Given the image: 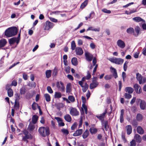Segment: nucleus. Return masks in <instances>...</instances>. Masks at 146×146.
Returning a JSON list of instances; mask_svg holds the SVG:
<instances>
[{"label": "nucleus", "mask_w": 146, "mask_h": 146, "mask_svg": "<svg viewBox=\"0 0 146 146\" xmlns=\"http://www.w3.org/2000/svg\"><path fill=\"white\" fill-rule=\"evenodd\" d=\"M17 29L16 27L9 28L6 30L5 32V35L8 37L13 36L17 34Z\"/></svg>", "instance_id": "1"}, {"label": "nucleus", "mask_w": 146, "mask_h": 146, "mask_svg": "<svg viewBox=\"0 0 146 146\" xmlns=\"http://www.w3.org/2000/svg\"><path fill=\"white\" fill-rule=\"evenodd\" d=\"M38 132L43 137H45L50 134L49 129L48 127H40L38 129Z\"/></svg>", "instance_id": "2"}, {"label": "nucleus", "mask_w": 146, "mask_h": 146, "mask_svg": "<svg viewBox=\"0 0 146 146\" xmlns=\"http://www.w3.org/2000/svg\"><path fill=\"white\" fill-rule=\"evenodd\" d=\"M110 61L112 63L118 65H121L124 62V60L123 59L116 58H111L110 60Z\"/></svg>", "instance_id": "3"}, {"label": "nucleus", "mask_w": 146, "mask_h": 146, "mask_svg": "<svg viewBox=\"0 0 146 146\" xmlns=\"http://www.w3.org/2000/svg\"><path fill=\"white\" fill-rule=\"evenodd\" d=\"M138 103H139L140 107L141 109L144 110L146 108V102L144 100L138 99H137Z\"/></svg>", "instance_id": "4"}, {"label": "nucleus", "mask_w": 146, "mask_h": 146, "mask_svg": "<svg viewBox=\"0 0 146 146\" xmlns=\"http://www.w3.org/2000/svg\"><path fill=\"white\" fill-rule=\"evenodd\" d=\"M56 87L60 91L64 92L65 91V88L63 83L62 82H57L56 84Z\"/></svg>", "instance_id": "5"}, {"label": "nucleus", "mask_w": 146, "mask_h": 146, "mask_svg": "<svg viewBox=\"0 0 146 146\" xmlns=\"http://www.w3.org/2000/svg\"><path fill=\"white\" fill-rule=\"evenodd\" d=\"M96 80V78H94L92 81V82L91 83L90 85V88L91 89L94 88H96L98 85V83L97 81H95Z\"/></svg>", "instance_id": "6"}, {"label": "nucleus", "mask_w": 146, "mask_h": 146, "mask_svg": "<svg viewBox=\"0 0 146 146\" xmlns=\"http://www.w3.org/2000/svg\"><path fill=\"white\" fill-rule=\"evenodd\" d=\"M54 26L53 23L49 21H47L45 23L44 29L49 30L52 28Z\"/></svg>", "instance_id": "7"}, {"label": "nucleus", "mask_w": 146, "mask_h": 146, "mask_svg": "<svg viewBox=\"0 0 146 146\" xmlns=\"http://www.w3.org/2000/svg\"><path fill=\"white\" fill-rule=\"evenodd\" d=\"M70 113L72 116H77L79 115V112L75 108H72L70 110Z\"/></svg>", "instance_id": "8"}, {"label": "nucleus", "mask_w": 146, "mask_h": 146, "mask_svg": "<svg viewBox=\"0 0 146 146\" xmlns=\"http://www.w3.org/2000/svg\"><path fill=\"white\" fill-rule=\"evenodd\" d=\"M117 44L118 46L121 48H123L125 46L124 42L120 39L117 41Z\"/></svg>", "instance_id": "9"}, {"label": "nucleus", "mask_w": 146, "mask_h": 146, "mask_svg": "<svg viewBox=\"0 0 146 146\" xmlns=\"http://www.w3.org/2000/svg\"><path fill=\"white\" fill-rule=\"evenodd\" d=\"M85 56L86 60L89 62L91 61L93 58V55L88 52H85Z\"/></svg>", "instance_id": "10"}, {"label": "nucleus", "mask_w": 146, "mask_h": 146, "mask_svg": "<svg viewBox=\"0 0 146 146\" xmlns=\"http://www.w3.org/2000/svg\"><path fill=\"white\" fill-rule=\"evenodd\" d=\"M110 69L111 72L112 73L113 76L115 78H117L118 77V75L116 70L112 67L110 68Z\"/></svg>", "instance_id": "11"}, {"label": "nucleus", "mask_w": 146, "mask_h": 146, "mask_svg": "<svg viewBox=\"0 0 146 146\" xmlns=\"http://www.w3.org/2000/svg\"><path fill=\"white\" fill-rule=\"evenodd\" d=\"M33 124L30 122L27 128V130L30 132L33 131L35 128V126Z\"/></svg>", "instance_id": "12"}, {"label": "nucleus", "mask_w": 146, "mask_h": 146, "mask_svg": "<svg viewBox=\"0 0 146 146\" xmlns=\"http://www.w3.org/2000/svg\"><path fill=\"white\" fill-rule=\"evenodd\" d=\"M132 19L133 21L136 22H139L140 21L142 22L143 23L145 22V21L144 19L139 17H134Z\"/></svg>", "instance_id": "13"}, {"label": "nucleus", "mask_w": 146, "mask_h": 146, "mask_svg": "<svg viewBox=\"0 0 146 146\" xmlns=\"http://www.w3.org/2000/svg\"><path fill=\"white\" fill-rule=\"evenodd\" d=\"M107 113V110H106L105 112L97 116L96 117L98 118L100 120L103 121L104 119V117L105 114Z\"/></svg>", "instance_id": "14"}, {"label": "nucleus", "mask_w": 146, "mask_h": 146, "mask_svg": "<svg viewBox=\"0 0 146 146\" xmlns=\"http://www.w3.org/2000/svg\"><path fill=\"white\" fill-rule=\"evenodd\" d=\"M134 139L138 143H140L142 139L141 137L138 134H136L135 135Z\"/></svg>", "instance_id": "15"}, {"label": "nucleus", "mask_w": 146, "mask_h": 146, "mask_svg": "<svg viewBox=\"0 0 146 146\" xmlns=\"http://www.w3.org/2000/svg\"><path fill=\"white\" fill-rule=\"evenodd\" d=\"M125 90L126 92L128 93L129 94H131L133 93L134 90L131 87H127L125 88Z\"/></svg>", "instance_id": "16"}, {"label": "nucleus", "mask_w": 146, "mask_h": 146, "mask_svg": "<svg viewBox=\"0 0 146 146\" xmlns=\"http://www.w3.org/2000/svg\"><path fill=\"white\" fill-rule=\"evenodd\" d=\"M137 132L140 134H143L144 133V131L143 128L140 126L137 127Z\"/></svg>", "instance_id": "17"}, {"label": "nucleus", "mask_w": 146, "mask_h": 146, "mask_svg": "<svg viewBox=\"0 0 146 146\" xmlns=\"http://www.w3.org/2000/svg\"><path fill=\"white\" fill-rule=\"evenodd\" d=\"M126 128L127 129V133L128 135H130L132 132V128L131 125H128L126 126Z\"/></svg>", "instance_id": "18"}, {"label": "nucleus", "mask_w": 146, "mask_h": 146, "mask_svg": "<svg viewBox=\"0 0 146 146\" xmlns=\"http://www.w3.org/2000/svg\"><path fill=\"white\" fill-rule=\"evenodd\" d=\"M7 43V42L4 38H3L0 40V48L4 47Z\"/></svg>", "instance_id": "19"}, {"label": "nucleus", "mask_w": 146, "mask_h": 146, "mask_svg": "<svg viewBox=\"0 0 146 146\" xmlns=\"http://www.w3.org/2000/svg\"><path fill=\"white\" fill-rule=\"evenodd\" d=\"M76 51L77 54L81 55L83 53V50L81 48L77 47L76 48Z\"/></svg>", "instance_id": "20"}, {"label": "nucleus", "mask_w": 146, "mask_h": 146, "mask_svg": "<svg viewBox=\"0 0 146 146\" xmlns=\"http://www.w3.org/2000/svg\"><path fill=\"white\" fill-rule=\"evenodd\" d=\"M83 131L82 129H79L77 130L73 134L74 136H77L81 134Z\"/></svg>", "instance_id": "21"}, {"label": "nucleus", "mask_w": 146, "mask_h": 146, "mask_svg": "<svg viewBox=\"0 0 146 146\" xmlns=\"http://www.w3.org/2000/svg\"><path fill=\"white\" fill-rule=\"evenodd\" d=\"M137 121L138 122H141L143 119L142 115L140 113H138L137 114L136 117Z\"/></svg>", "instance_id": "22"}, {"label": "nucleus", "mask_w": 146, "mask_h": 146, "mask_svg": "<svg viewBox=\"0 0 146 146\" xmlns=\"http://www.w3.org/2000/svg\"><path fill=\"white\" fill-rule=\"evenodd\" d=\"M17 40L16 38L13 37L9 39V42L10 44H12L16 42L17 43Z\"/></svg>", "instance_id": "23"}, {"label": "nucleus", "mask_w": 146, "mask_h": 146, "mask_svg": "<svg viewBox=\"0 0 146 146\" xmlns=\"http://www.w3.org/2000/svg\"><path fill=\"white\" fill-rule=\"evenodd\" d=\"M65 119L68 122H70L72 120V118L68 114H67L64 116Z\"/></svg>", "instance_id": "24"}, {"label": "nucleus", "mask_w": 146, "mask_h": 146, "mask_svg": "<svg viewBox=\"0 0 146 146\" xmlns=\"http://www.w3.org/2000/svg\"><path fill=\"white\" fill-rule=\"evenodd\" d=\"M89 134V132L88 130L86 129L84 132L82 136L83 139L86 138L88 136Z\"/></svg>", "instance_id": "25"}, {"label": "nucleus", "mask_w": 146, "mask_h": 146, "mask_svg": "<svg viewBox=\"0 0 146 146\" xmlns=\"http://www.w3.org/2000/svg\"><path fill=\"white\" fill-rule=\"evenodd\" d=\"M124 110L123 109H122L121 111V114L120 115V121L121 123L123 122L124 119L123 118V115L124 113Z\"/></svg>", "instance_id": "26"}, {"label": "nucleus", "mask_w": 146, "mask_h": 146, "mask_svg": "<svg viewBox=\"0 0 146 146\" xmlns=\"http://www.w3.org/2000/svg\"><path fill=\"white\" fill-rule=\"evenodd\" d=\"M31 137V134H29V135H25L23 138V140L26 142V143H27L28 141L27 139L30 138Z\"/></svg>", "instance_id": "27"}, {"label": "nucleus", "mask_w": 146, "mask_h": 146, "mask_svg": "<svg viewBox=\"0 0 146 146\" xmlns=\"http://www.w3.org/2000/svg\"><path fill=\"white\" fill-rule=\"evenodd\" d=\"M26 87L25 86H23L20 89V93L21 94H24L26 93Z\"/></svg>", "instance_id": "28"}, {"label": "nucleus", "mask_w": 146, "mask_h": 146, "mask_svg": "<svg viewBox=\"0 0 146 146\" xmlns=\"http://www.w3.org/2000/svg\"><path fill=\"white\" fill-rule=\"evenodd\" d=\"M136 78L137 80L139 81V83L140 84H141V79H142V76L139 73H137L136 74Z\"/></svg>", "instance_id": "29"}, {"label": "nucleus", "mask_w": 146, "mask_h": 146, "mask_svg": "<svg viewBox=\"0 0 146 146\" xmlns=\"http://www.w3.org/2000/svg\"><path fill=\"white\" fill-rule=\"evenodd\" d=\"M7 94L9 97H11L13 95V90L11 88H9L7 90Z\"/></svg>", "instance_id": "30"}, {"label": "nucleus", "mask_w": 146, "mask_h": 146, "mask_svg": "<svg viewBox=\"0 0 146 146\" xmlns=\"http://www.w3.org/2000/svg\"><path fill=\"white\" fill-rule=\"evenodd\" d=\"M38 117L37 115H34L32 118V121L33 124H35L36 123L38 119Z\"/></svg>", "instance_id": "31"}, {"label": "nucleus", "mask_w": 146, "mask_h": 146, "mask_svg": "<svg viewBox=\"0 0 146 146\" xmlns=\"http://www.w3.org/2000/svg\"><path fill=\"white\" fill-rule=\"evenodd\" d=\"M135 30L137 33V34H133V35L135 36H137L140 33V28L138 26H137L135 28Z\"/></svg>", "instance_id": "32"}, {"label": "nucleus", "mask_w": 146, "mask_h": 146, "mask_svg": "<svg viewBox=\"0 0 146 146\" xmlns=\"http://www.w3.org/2000/svg\"><path fill=\"white\" fill-rule=\"evenodd\" d=\"M72 64L76 66L78 64L77 59L76 58H73L71 60Z\"/></svg>", "instance_id": "33"}, {"label": "nucleus", "mask_w": 146, "mask_h": 146, "mask_svg": "<svg viewBox=\"0 0 146 146\" xmlns=\"http://www.w3.org/2000/svg\"><path fill=\"white\" fill-rule=\"evenodd\" d=\"M51 71L50 70H47L45 72L46 77L48 78L51 76Z\"/></svg>", "instance_id": "34"}, {"label": "nucleus", "mask_w": 146, "mask_h": 146, "mask_svg": "<svg viewBox=\"0 0 146 146\" xmlns=\"http://www.w3.org/2000/svg\"><path fill=\"white\" fill-rule=\"evenodd\" d=\"M90 133L93 134L95 133L97 131V129L94 127H91L90 129Z\"/></svg>", "instance_id": "35"}, {"label": "nucleus", "mask_w": 146, "mask_h": 146, "mask_svg": "<svg viewBox=\"0 0 146 146\" xmlns=\"http://www.w3.org/2000/svg\"><path fill=\"white\" fill-rule=\"evenodd\" d=\"M71 91L70 84H68L66 86V92L67 93H70Z\"/></svg>", "instance_id": "36"}, {"label": "nucleus", "mask_w": 146, "mask_h": 146, "mask_svg": "<svg viewBox=\"0 0 146 146\" xmlns=\"http://www.w3.org/2000/svg\"><path fill=\"white\" fill-rule=\"evenodd\" d=\"M134 30L133 28L130 27L127 29L126 30L127 32L129 34L134 33Z\"/></svg>", "instance_id": "37"}, {"label": "nucleus", "mask_w": 146, "mask_h": 146, "mask_svg": "<svg viewBox=\"0 0 146 146\" xmlns=\"http://www.w3.org/2000/svg\"><path fill=\"white\" fill-rule=\"evenodd\" d=\"M62 96V94L60 92H55L54 95V98H60Z\"/></svg>", "instance_id": "38"}, {"label": "nucleus", "mask_w": 146, "mask_h": 146, "mask_svg": "<svg viewBox=\"0 0 146 146\" xmlns=\"http://www.w3.org/2000/svg\"><path fill=\"white\" fill-rule=\"evenodd\" d=\"M46 101L48 102H49L50 100V98L49 95L48 94H46L44 95Z\"/></svg>", "instance_id": "39"}, {"label": "nucleus", "mask_w": 146, "mask_h": 146, "mask_svg": "<svg viewBox=\"0 0 146 146\" xmlns=\"http://www.w3.org/2000/svg\"><path fill=\"white\" fill-rule=\"evenodd\" d=\"M82 88V91L83 92H86L88 89V85L86 83L85 84L84 86Z\"/></svg>", "instance_id": "40"}, {"label": "nucleus", "mask_w": 146, "mask_h": 146, "mask_svg": "<svg viewBox=\"0 0 146 146\" xmlns=\"http://www.w3.org/2000/svg\"><path fill=\"white\" fill-rule=\"evenodd\" d=\"M88 1L87 0H86L83 3H82L81 6L80 8L81 9H83L88 4Z\"/></svg>", "instance_id": "41"}, {"label": "nucleus", "mask_w": 146, "mask_h": 146, "mask_svg": "<svg viewBox=\"0 0 146 146\" xmlns=\"http://www.w3.org/2000/svg\"><path fill=\"white\" fill-rule=\"evenodd\" d=\"M76 45L75 41L73 40L72 41L71 44V47L72 50H74L75 49Z\"/></svg>", "instance_id": "42"}, {"label": "nucleus", "mask_w": 146, "mask_h": 146, "mask_svg": "<svg viewBox=\"0 0 146 146\" xmlns=\"http://www.w3.org/2000/svg\"><path fill=\"white\" fill-rule=\"evenodd\" d=\"M124 96L125 98L127 99H130L132 97L131 95L128 93H125L124 94Z\"/></svg>", "instance_id": "43"}, {"label": "nucleus", "mask_w": 146, "mask_h": 146, "mask_svg": "<svg viewBox=\"0 0 146 146\" xmlns=\"http://www.w3.org/2000/svg\"><path fill=\"white\" fill-rule=\"evenodd\" d=\"M133 87L135 89V91L136 92H138V90L139 87H140V86L138 85V84H136L134 85Z\"/></svg>", "instance_id": "44"}, {"label": "nucleus", "mask_w": 146, "mask_h": 146, "mask_svg": "<svg viewBox=\"0 0 146 146\" xmlns=\"http://www.w3.org/2000/svg\"><path fill=\"white\" fill-rule=\"evenodd\" d=\"M38 106V104L34 102L32 105V109L34 110H35L36 109V107H37L38 108V106Z\"/></svg>", "instance_id": "45"}, {"label": "nucleus", "mask_w": 146, "mask_h": 146, "mask_svg": "<svg viewBox=\"0 0 146 146\" xmlns=\"http://www.w3.org/2000/svg\"><path fill=\"white\" fill-rule=\"evenodd\" d=\"M131 124L135 127H136L138 125V123L135 120H133L131 122Z\"/></svg>", "instance_id": "46"}, {"label": "nucleus", "mask_w": 146, "mask_h": 146, "mask_svg": "<svg viewBox=\"0 0 146 146\" xmlns=\"http://www.w3.org/2000/svg\"><path fill=\"white\" fill-rule=\"evenodd\" d=\"M19 105L18 101H15L14 105V107L16 110L18 109L19 108Z\"/></svg>", "instance_id": "47"}, {"label": "nucleus", "mask_w": 146, "mask_h": 146, "mask_svg": "<svg viewBox=\"0 0 146 146\" xmlns=\"http://www.w3.org/2000/svg\"><path fill=\"white\" fill-rule=\"evenodd\" d=\"M15 101H18L20 99L19 94L18 93H16L15 94Z\"/></svg>", "instance_id": "48"}, {"label": "nucleus", "mask_w": 146, "mask_h": 146, "mask_svg": "<svg viewBox=\"0 0 146 146\" xmlns=\"http://www.w3.org/2000/svg\"><path fill=\"white\" fill-rule=\"evenodd\" d=\"M128 63V62L126 61L124 64L123 65V69L125 71H126L127 70V64Z\"/></svg>", "instance_id": "49"}, {"label": "nucleus", "mask_w": 146, "mask_h": 146, "mask_svg": "<svg viewBox=\"0 0 146 146\" xmlns=\"http://www.w3.org/2000/svg\"><path fill=\"white\" fill-rule=\"evenodd\" d=\"M68 100L72 102H74L75 101V98L74 97L72 96H70L68 97Z\"/></svg>", "instance_id": "50"}, {"label": "nucleus", "mask_w": 146, "mask_h": 146, "mask_svg": "<svg viewBox=\"0 0 146 146\" xmlns=\"http://www.w3.org/2000/svg\"><path fill=\"white\" fill-rule=\"evenodd\" d=\"M82 107L85 110L86 114H87V108L85 104H82Z\"/></svg>", "instance_id": "51"}, {"label": "nucleus", "mask_w": 146, "mask_h": 146, "mask_svg": "<svg viewBox=\"0 0 146 146\" xmlns=\"http://www.w3.org/2000/svg\"><path fill=\"white\" fill-rule=\"evenodd\" d=\"M112 78V76L111 75H106L104 77V78L106 80H108L111 79Z\"/></svg>", "instance_id": "52"}, {"label": "nucleus", "mask_w": 146, "mask_h": 146, "mask_svg": "<svg viewBox=\"0 0 146 146\" xmlns=\"http://www.w3.org/2000/svg\"><path fill=\"white\" fill-rule=\"evenodd\" d=\"M87 75L86 77V79L87 80H89L91 78V75L89 71H88L87 72Z\"/></svg>", "instance_id": "53"}, {"label": "nucleus", "mask_w": 146, "mask_h": 146, "mask_svg": "<svg viewBox=\"0 0 146 146\" xmlns=\"http://www.w3.org/2000/svg\"><path fill=\"white\" fill-rule=\"evenodd\" d=\"M47 90L48 91L50 94L52 93L53 91L50 87L48 86L47 87Z\"/></svg>", "instance_id": "54"}, {"label": "nucleus", "mask_w": 146, "mask_h": 146, "mask_svg": "<svg viewBox=\"0 0 146 146\" xmlns=\"http://www.w3.org/2000/svg\"><path fill=\"white\" fill-rule=\"evenodd\" d=\"M102 11L103 12L106 13L110 14L111 13V11L110 10H108L106 9H104L102 10Z\"/></svg>", "instance_id": "55"}, {"label": "nucleus", "mask_w": 146, "mask_h": 146, "mask_svg": "<svg viewBox=\"0 0 146 146\" xmlns=\"http://www.w3.org/2000/svg\"><path fill=\"white\" fill-rule=\"evenodd\" d=\"M136 145L135 141L134 140H132L130 142V144L129 146H135Z\"/></svg>", "instance_id": "56"}, {"label": "nucleus", "mask_w": 146, "mask_h": 146, "mask_svg": "<svg viewBox=\"0 0 146 146\" xmlns=\"http://www.w3.org/2000/svg\"><path fill=\"white\" fill-rule=\"evenodd\" d=\"M104 126L105 129L106 130H107L108 127V123L107 121H105L104 123Z\"/></svg>", "instance_id": "57"}, {"label": "nucleus", "mask_w": 146, "mask_h": 146, "mask_svg": "<svg viewBox=\"0 0 146 146\" xmlns=\"http://www.w3.org/2000/svg\"><path fill=\"white\" fill-rule=\"evenodd\" d=\"M61 131L62 133L66 135L68 134L69 133L68 130L67 129H62Z\"/></svg>", "instance_id": "58"}, {"label": "nucleus", "mask_w": 146, "mask_h": 146, "mask_svg": "<svg viewBox=\"0 0 146 146\" xmlns=\"http://www.w3.org/2000/svg\"><path fill=\"white\" fill-rule=\"evenodd\" d=\"M54 118L57 121L58 123L61 121H62V119L60 117H55Z\"/></svg>", "instance_id": "59"}, {"label": "nucleus", "mask_w": 146, "mask_h": 146, "mask_svg": "<svg viewBox=\"0 0 146 146\" xmlns=\"http://www.w3.org/2000/svg\"><path fill=\"white\" fill-rule=\"evenodd\" d=\"M122 77L123 82L125 81V79L126 78V74L124 72H123L122 73Z\"/></svg>", "instance_id": "60"}, {"label": "nucleus", "mask_w": 146, "mask_h": 146, "mask_svg": "<svg viewBox=\"0 0 146 146\" xmlns=\"http://www.w3.org/2000/svg\"><path fill=\"white\" fill-rule=\"evenodd\" d=\"M90 47L92 49H94L95 48L96 46L94 43H91L90 44Z\"/></svg>", "instance_id": "61"}, {"label": "nucleus", "mask_w": 146, "mask_h": 146, "mask_svg": "<svg viewBox=\"0 0 146 146\" xmlns=\"http://www.w3.org/2000/svg\"><path fill=\"white\" fill-rule=\"evenodd\" d=\"M118 85H119V91H121V86H122V83H121V81H119Z\"/></svg>", "instance_id": "62"}, {"label": "nucleus", "mask_w": 146, "mask_h": 146, "mask_svg": "<svg viewBox=\"0 0 146 146\" xmlns=\"http://www.w3.org/2000/svg\"><path fill=\"white\" fill-rule=\"evenodd\" d=\"M17 81L15 80H13L12 82L11 85L14 86H16L17 85Z\"/></svg>", "instance_id": "63"}, {"label": "nucleus", "mask_w": 146, "mask_h": 146, "mask_svg": "<svg viewBox=\"0 0 146 146\" xmlns=\"http://www.w3.org/2000/svg\"><path fill=\"white\" fill-rule=\"evenodd\" d=\"M70 68L69 66L66 67L65 68V71L66 72L68 73H69L70 72Z\"/></svg>", "instance_id": "64"}]
</instances>
